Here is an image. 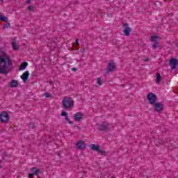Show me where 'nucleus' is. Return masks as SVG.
<instances>
[{
  "instance_id": "obj_7",
  "label": "nucleus",
  "mask_w": 178,
  "mask_h": 178,
  "mask_svg": "<svg viewBox=\"0 0 178 178\" xmlns=\"http://www.w3.org/2000/svg\"><path fill=\"white\" fill-rule=\"evenodd\" d=\"M116 69V64L113 62H110L107 66V71L106 72V74H108L111 72H114Z\"/></svg>"
},
{
  "instance_id": "obj_25",
  "label": "nucleus",
  "mask_w": 178,
  "mask_h": 178,
  "mask_svg": "<svg viewBox=\"0 0 178 178\" xmlns=\"http://www.w3.org/2000/svg\"><path fill=\"white\" fill-rule=\"evenodd\" d=\"M28 10H31V12H34V7L33 6H29L28 7Z\"/></svg>"
},
{
  "instance_id": "obj_30",
  "label": "nucleus",
  "mask_w": 178,
  "mask_h": 178,
  "mask_svg": "<svg viewBox=\"0 0 178 178\" xmlns=\"http://www.w3.org/2000/svg\"><path fill=\"white\" fill-rule=\"evenodd\" d=\"M26 3H28V4L31 3V0H26Z\"/></svg>"
},
{
  "instance_id": "obj_19",
  "label": "nucleus",
  "mask_w": 178,
  "mask_h": 178,
  "mask_svg": "<svg viewBox=\"0 0 178 178\" xmlns=\"http://www.w3.org/2000/svg\"><path fill=\"white\" fill-rule=\"evenodd\" d=\"M0 20L1 22H5L6 23H8V17H5V15H0Z\"/></svg>"
},
{
  "instance_id": "obj_29",
  "label": "nucleus",
  "mask_w": 178,
  "mask_h": 178,
  "mask_svg": "<svg viewBox=\"0 0 178 178\" xmlns=\"http://www.w3.org/2000/svg\"><path fill=\"white\" fill-rule=\"evenodd\" d=\"M29 177H30V178L34 177V174H33V173L29 174Z\"/></svg>"
},
{
  "instance_id": "obj_35",
  "label": "nucleus",
  "mask_w": 178,
  "mask_h": 178,
  "mask_svg": "<svg viewBox=\"0 0 178 178\" xmlns=\"http://www.w3.org/2000/svg\"><path fill=\"white\" fill-rule=\"evenodd\" d=\"M0 2H3V0H0Z\"/></svg>"
},
{
  "instance_id": "obj_28",
  "label": "nucleus",
  "mask_w": 178,
  "mask_h": 178,
  "mask_svg": "<svg viewBox=\"0 0 178 178\" xmlns=\"http://www.w3.org/2000/svg\"><path fill=\"white\" fill-rule=\"evenodd\" d=\"M61 116H67V113H66L65 111L61 113Z\"/></svg>"
},
{
  "instance_id": "obj_23",
  "label": "nucleus",
  "mask_w": 178,
  "mask_h": 178,
  "mask_svg": "<svg viewBox=\"0 0 178 178\" xmlns=\"http://www.w3.org/2000/svg\"><path fill=\"white\" fill-rule=\"evenodd\" d=\"M8 27H10V23L6 24L3 26V30H6V29H8Z\"/></svg>"
},
{
  "instance_id": "obj_1",
  "label": "nucleus",
  "mask_w": 178,
  "mask_h": 178,
  "mask_svg": "<svg viewBox=\"0 0 178 178\" xmlns=\"http://www.w3.org/2000/svg\"><path fill=\"white\" fill-rule=\"evenodd\" d=\"M10 66H12L10 56L7 54L0 56V74H8L10 72L9 71Z\"/></svg>"
},
{
  "instance_id": "obj_2",
  "label": "nucleus",
  "mask_w": 178,
  "mask_h": 178,
  "mask_svg": "<svg viewBox=\"0 0 178 178\" xmlns=\"http://www.w3.org/2000/svg\"><path fill=\"white\" fill-rule=\"evenodd\" d=\"M63 109H72L74 106V101L70 97H65L62 101Z\"/></svg>"
},
{
  "instance_id": "obj_18",
  "label": "nucleus",
  "mask_w": 178,
  "mask_h": 178,
  "mask_svg": "<svg viewBox=\"0 0 178 178\" xmlns=\"http://www.w3.org/2000/svg\"><path fill=\"white\" fill-rule=\"evenodd\" d=\"M161 80H162V76H161V74L157 73L156 78V81L157 84H161Z\"/></svg>"
},
{
  "instance_id": "obj_11",
  "label": "nucleus",
  "mask_w": 178,
  "mask_h": 178,
  "mask_svg": "<svg viewBox=\"0 0 178 178\" xmlns=\"http://www.w3.org/2000/svg\"><path fill=\"white\" fill-rule=\"evenodd\" d=\"M75 122H80L83 119V113L77 112L74 116Z\"/></svg>"
},
{
  "instance_id": "obj_17",
  "label": "nucleus",
  "mask_w": 178,
  "mask_h": 178,
  "mask_svg": "<svg viewBox=\"0 0 178 178\" xmlns=\"http://www.w3.org/2000/svg\"><path fill=\"white\" fill-rule=\"evenodd\" d=\"M90 148L92 149V151H99V145H95V144H91L90 145Z\"/></svg>"
},
{
  "instance_id": "obj_20",
  "label": "nucleus",
  "mask_w": 178,
  "mask_h": 178,
  "mask_svg": "<svg viewBox=\"0 0 178 178\" xmlns=\"http://www.w3.org/2000/svg\"><path fill=\"white\" fill-rule=\"evenodd\" d=\"M152 48H154V49H156V48H159V42H154V43L152 44Z\"/></svg>"
},
{
  "instance_id": "obj_4",
  "label": "nucleus",
  "mask_w": 178,
  "mask_h": 178,
  "mask_svg": "<svg viewBox=\"0 0 178 178\" xmlns=\"http://www.w3.org/2000/svg\"><path fill=\"white\" fill-rule=\"evenodd\" d=\"M147 100L149 101V104L150 105H154V104L156 103V95L149 92L147 96Z\"/></svg>"
},
{
  "instance_id": "obj_26",
  "label": "nucleus",
  "mask_w": 178,
  "mask_h": 178,
  "mask_svg": "<svg viewBox=\"0 0 178 178\" xmlns=\"http://www.w3.org/2000/svg\"><path fill=\"white\" fill-rule=\"evenodd\" d=\"M97 152H99V154H101V155H105V154H106L105 151L101 150L99 149V151Z\"/></svg>"
},
{
  "instance_id": "obj_24",
  "label": "nucleus",
  "mask_w": 178,
  "mask_h": 178,
  "mask_svg": "<svg viewBox=\"0 0 178 178\" xmlns=\"http://www.w3.org/2000/svg\"><path fill=\"white\" fill-rule=\"evenodd\" d=\"M97 84L98 86H102V79L101 78H97Z\"/></svg>"
},
{
  "instance_id": "obj_32",
  "label": "nucleus",
  "mask_w": 178,
  "mask_h": 178,
  "mask_svg": "<svg viewBox=\"0 0 178 178\" xmlns=\"http://www.w3.org/2000/svg\"><path fill=\"white\" fill-rule=\"evenodd\" d=\"M75 42H76V45H77V47H79V39H76L75 40Z\"/></svg>"
},
{
  "instance_id": "obj_3",
  "label": "nucleus",
  "mask_w": 178,
  "mask_h": 178,
  "mask_svg": "<svg viewBox=\"0 0 178 178\" xmlns=\"http://www.w3.org/2000/svg\"><path fill=\"white\" fill-rule=\"evenodd\" d=\"M123 30L122 32L124 33V35L129 37L130 35V33H131V28H130V25L127 23L122 24Z\"/></svg>"
},
{
  "instance_id": "obj_6",
  "label": "nucleus",
  "mask_w": 178,
  "mask_h": 178,
  "mask_svg": "<svg viewBox=\"0 0 178 178\" xmlns=\"http://www.w3.org/2000/svg\"><path fill=\"white\" fill-rule=\"evenodd\" d=\"M108 129H109V124L106 122L97 124V130H99V131H106Z\"/></svg>"
},
{
  "instance_id": "obj_21",
  "label": "nucleus",
  "mask_w": 178,
  "mask_h": 178,
  "mask_svg": "<svg viewBox=\"0 0 178 178\" xmlns=\"http://www.w3.org/2000/svg\"><path fill=\"white\" fill-rule=\"evenodd\" d=\"M12 47L14 50L19 49V47H17V45L15 41L12 42Z\"/></svg>"
},
{
  "instance_id": "obj_13",
  "label": "nucleus",
  "mask_w": 178,
  "mask_h": 178,
  "mask_svg": "<svg viewBox=\"0 0 178 178\" xmlns=\"http://www.w3.org/2000/svg\"><path fill=\"white\" fill-rule=\"evenodd\" d=\"M19 86V81L17 80H12L11 82L10 83V86L11 88H16Z\"/></svg>"
},
{
  "instance_id": "obj_5",
  "label": "nucleus",
  "mask_w": 178,
  "mask_h": 178,
  "mask_svg": "<svg viewBox=\"0 0 178 178\" xmlns=\"http://www.w3.org/2000/svg\"><path fill=\"white\" fill-rule=\"evenodd\" d=\"M0 122L2 123H8V122H9V115L8 114V112L3 111L0 114Z\"/></svg>"
},
{
  "instance_id": "obj_22",
  "label": "nucleus",
  "mask_w": 178,
  "mask_h": 178,
  "mask_svg": "<svg viewBox=\"0 0 178 178\" xmlns=\"http://www.w3.org/2000/svg\"><path fill=\"white\" fill-rule=\"evenodd\" d=\"M43 96L46 98H51V97H52V95L51 93L46 92L43 94Z\"/></svg>"
},
{
  "instance_id": "obj_34",
  "label": "nucleus",
  "mask_w": 178,
  "mask_h": 178,
  "mask_svg": "<svg viewBox=\"0 0 178 178\" xmlns=\"http://www.w3.org/2000/svg\"><path fill=\"white\" fill-rule=\"evenodd\" d=\"M30 126H31L32 129L34 127V124H30Z\"/></svg>"
},
{
  "instance_id": "obj_9",
  "label": "nucleus",
  "mask_w": 178,
  "mask_h": 178,
  "mask_svg": "<svg viewBox=\"0 0 178 178\" xmlns=\"http://www.w3.org/2000/svg\"><path fill=\"white\" fill-rule=\"evenodd\" d=\"M177 65H178V59L171 58V60H170V65L171 66L172 70H175Z\"/></svg>"
},
{
  "instance_id": "obj_31",
  "label": "nucleus",
  "mask_w": 178,
  "mask_h": 178,
  "mask_svg": "<svg viewBox=\"0 0 178 178\" xmlns=\"http://www.w3.org/2000/svg\"><path fill=\"white\" fill-rule=\"evenodd\" d=\"M72 72H76L77 71V68L73 67V68H72Z\"/></svg>"
},
{
  "instance_id": "obj_10",
  "label": "nucleus",
  "mask_w": 178,
  "mask_h": 178,
  "mask_svg": "<svg viewBox=\"0 0 178 178\" xmlns=\"http://www.w3.org/2000/svg\"><path fill=\"white\" fill-rule=\"evenodd\" d=\"M76 147L78 149H84V148H86V143L83 140L78 141L76 143Z\"/></svg>"
},
{
  "instance_id": "obj_33",
  "label": "nucleus",
  "mask_w": 178,
  "mask_h": 178,
  "mask_svg": "<svg viewBox=\"0 0 178 178\" xmlns=\"http://www.w3.org/2000/svg\"><path fill=\"white\" fill-rule=\"evenodd\" d=\"M145 62H149V58L145 59Z\"/></svg>"
},
{
  "instance_id": "obj_27",
  "label": "nucleus",
  "mask_w": 178,
  "mask_h": 178,
  "mask_svg": "<svg viewBox=\"0 0 178 178\" xmlns=\"http://www.w3.org/2000/svg\"><path fill=\"white\" fill-rule=\"evenodd\" d=\"M65 120H67V122H68V123L70 124H73V122H72V121H70V119H69V118H65Z\"/></svg>"
},
{
  "instance_id": "obj_8",
  "label": "nucleus",
  "mask_w": 178,
  "mask_h": 178,
  "mask_svg": "<svg viewBox=\"0 0 178 178\" xmlns=\"http://www.w3.org/2000/svg\"><path fill=\"white\" fill-rule=\"evenodd\" d=\"M153 105H154V112L159 113L163 111V104L162 103L156 102Z\"/></svg>"
},
{
  "instance_id": "obj_15",
  "label": "nucleus",
  "mask_w": 178,
  "mask_h": 178,
  "mask_svg": "<svg viewBox=\"0 0 178 178\" xmlns=\"http://www.w3.org/2000/svg\"><path fill=\"white\" fill-rule=\"evenodd\" d=\"M31 172H33L32 174L35 176H38V173H40V169H38L35 167H33L31 168Z\"/></svg>"
},
{
  "instance_id": "obj_12",
  "label": "nucleus",
  "mask_w": 178,
  "mask_h": 178,
  "mask_svg": "<svg viewBox=\"0 0 178 178\" xmlns=\"http://www.w3.org/2000/svg\"><path fill=\"white\" fill-rule=\"evenodd\" d=\"M29 76H30V73L29 72V71H26L21 76V79L22 80H23L24 83H26V81H27V79H29Z\"/></svg>"
},
{
  "instance_id": "obj_16",
  "label": "nucleus",
  "mask_w": 178,
  "mask_h": 178,
  "mask_svg": "<svg viewBox=\"0 0 178 178\" xmlns=\"http://www.w3.org/2000/svg\"><path fill=\"white\" fill-rule=\"evenodd\" d=\"M29 66V63L25 62L21 64V65L19 67V70H24Z\"/></svg>"
},
{
  "instance_id": "obj_14",
  "label": "nucleus",
  "mask_w": 178,
  "mask_h": 178,
  "mask_svg": "<svg viewBox=\"0 0 178 178\" xmlns=\"http://www.w3.org/2000/svg\"><path fill=\"white\" fill-rule=\"evenodd\" d=\"M151 41L152 42H159V41H161V38L159 36L153 35L151 37Z\"/></svg>"
}]
</instances>
